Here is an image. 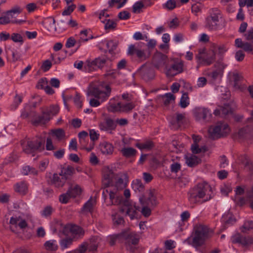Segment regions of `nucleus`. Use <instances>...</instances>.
I'll return each mask as SVG.
<instances>
[{"label":"nucleus","mask_w":253,"mask_h":253,"mask_svg":"<svg viewBox=\"0 0 253 253\" xmlns=\"http://www.w3.org/2000/svg\"><path fill=\"white\" fill-rule=\"evenodd\" d=\"M212 234V230L207 225L198 223L194 226L191 235L184 241V243L198 249L205 244Z\"/></svg>","instance_id":"nucleus-1"},{"label":"nucleus","mask_w":253,"mask_h":253,"mask_svg":"<svg viewBox=\"0 0 253 253\" xmlns=\"http://www.w3.org/2000/svg\"><path fill=\"white\" fill-rule=\"evenodd\" d=\"M212 190L211 186L203 182L197 185L190 192L189 200L191 204H202L211 200L212 198Z\"/></svg>","instance_id":"nucleus-2"},{"label":"nucleus","mask_w":253,"mask_h":253,"mask_svg":"<svg viewBox=\"0 0 253 253\" xmlns=\"http://www.w3.org/2000/svg\"><path fill=\"white\" fill-rule=\"evenodd\" d=\"M103 87L104 86L102 84L97 85L91 84L88 87L87 95L88 96H93L97 99H101L103 101L109 97L111 91L109 85H105L104 87L106 90V91L102 90Z\"/></svg>","instance_id":"nucleus-3"},{"label":"nucleus","mask_w":253,"mask_h":253,"mask_svg":"<svg viewBox=\"0 0 253 253\" xmlns=\"http://www.w3.org/2000/svg\"><path fill=\"white\" fill-rule=\"evenodd\" d=\"M44 140L41 138L33 140L26 139L21 141L23 151L27 154H31L36 151H41L44 149Z\"/></svg>","instance_id":"nucleus-4"},{"label":"nucleus","mask_w":253,"mask_h":253,"mask_svg":"<svg viewBox=\"0 0 253 253\" xmlns=\"http://www.w3.org/2000/svg\"><path fill=\"white\" fill-rule=\"evenodd\" d=\"M221 18L220 11L216 8L212 9L210 15L206 18L205 28L210 31L217 30L219 26V19Z\"/></svg>","instance_id":"nucleus-5"},{"label":"nucleus","mask_w":253,"mask_h":253,"mask_svg":"<svg viewBox=\"0 0 253 253\" xmlns=\"http://www.w3.org/2000/svg\"><path fill=\"white\" fill-rule=\"evenodd\" d=\"M111 60L108 58L98 57L92 61L87 60L84 68L86 71L90 72L96 70V68L102 69L105 66L111 67Z\"/></svg>","instance_id":"nucleus-6"},{"label":"nucleus","mask_w":253,"mask_h":253,"mask_svg":"<svg viewBox=\"0 0 253 253\" xmlns=\"http://www.w3.org/2000/svg\"><path fill=\"white\" fill-rule=\"evenodd\" d=\"M210 52H206L205 48L200 49L199 53L196 55V58L199 64L205 66L211 65L215 59V53L213 50Z\"/></svg>","instance_id":"nucleus-7"},{"label":"nucleus","mask_w":253,"mask_h":253,"mask_svg":"<svg viewBox=\"0 0 253 253\" xmlns=\"http://www.w3.org/2000/svg\"><path fill=\"white\" fill-rule=\"evenodd\" d=\"M141 205H147L150 207H155L158 204L155 191L154 189L147 190L143 195L139 198Z\"/></svg>","instance_id":"nucleus-8"},{"label":"nucleus","mask_w":253,"mask_h":253,"mask_svg":"<svg viewBox=\"0 0 253 253\" xmlns=\"http://www.w3.org/2000/svg\"><path fill=\"white\" fill-rule=\"evenodd\" d=\"M59 110V107L57 105H52L45 111L42 112V115L39 116L37 119L34 121L35 124H44L49 121L51 118V115L57 114Z\"/></svg>","instance_id":"nucleus-9"},{"label":"nucleus","mask_w":253,"mask_h":253,"mask_svg":"<svg viewBox=\"0 0 253 253\" xmlns=\"http://www.w3.org/2000/svg\"><path fill=\"white\" fill-rule=\"evenodd\" d=\"M230 132L228 125L223 126V130L220 131V125L217 124L214 126H211L209 129V137L212 139L226 136Z\"/></svg>","instance_id":"nucleus-10"},{"label":"nucleus","mask_w":253,"mask_h":253,"mask_svg":"<svg viewBox=\"0 0 253 253\" xmlns=\"http://www.w3.org/2000/svg\"><path fill=\"white\" fill-rule=\"evenodd\" d=\"M184 71V62L182 61L175 62L170 67L166 66L165 73L167 76L173 77L183 72Z\"/></svg>","instance_id":"nucleus-11"},{"label":"nucleus","mask_w":253,"mask_h":253,"mask_svg":"<svg viewBox=\"0 0 253 253\" xmlns=\"http://www.w3.org/2000/svg\"><path fill=\"white\" fill-rule=\"evenodd\" d=\"M233 244H239L243 247L249 246L253 243V239L250 236H244L240 233H236L231 238Z\"/></svg>","instance_id":"nucleus-12"},{"label":"nucleus","mask_w":253,"mask_h":253,"mask_svg":"<svg viewBox=\"0 0 253 253\" xmlns=\"http://www.w3.org/2000/svg\"><path fill=\"white\" fill-rule=\"evenodd\" d=\"M69 232L79 237L83 236L84 234V230L81 227L76 225L67 224L63 229V233L67 235Z\"/></svg>","instance_id":"nucleus-13"},{"label":"nucleus","mask_w":253,"mask_h":253,"mask_svg":"<svg viewBox=\"0 0 253 253\" xmlns=\"http://www.w3.org/2000/svg\"><path fill=\"white\" fill-rule=\"evenodd\" d=\"M194 115L197 120H203L206 122L210 121L211 117V114L209 111L205 108H196Z\"/></svg>","instance_id":"nucleus-14"},{"label":"nucleus","mask_w":253,"mask_h":253,"mask_svg":"<svg viewBox=\"0 0 253 253\" xmlns=\"http://www.w3.org/2000/svg\"><path fill=\"white\" fill-rule=\"evenodd\" d=\"M116 126L115 122L109 118H105L104 122L99 124V127L101 130L108 131L110 133L115 129Z\"/></svg>","instance_id":"nucleus-15"},{"label":"nucleus","mask_w":253,"mask_h":253,"mask_svg":"<svg viewBox=\"0 0 253 253\" xmlns=\"http://www.w3.org/2000/svg\"><path fill=\"white\" fill-rule=\"evenodd\" d=\"M167 61V56L161 53L155 55L153 59V63L157 69H160L164 66H167L166 65Z\"/></svg>","instance_id":"nucleus-16"},{"label":"nucleus","mask_w":253,"mask_h":253,"mask_svg":"<svg viewBox=\"0 0 253 253\" xmlns=\"http://www.w3.org/2000/svg\"><path fill=\"white\" fill-rule=\"evenodd\" d=\"M128 53L131 55L136 54L140 61H144L149 57V54H146L144 50L137 49L134 45H130L128 47Z\"/></svg>","instance_id":"nucleus-17"},{"label":"nucleus","mask_w":253,"mask_h":253,"mask_svg":"<svg viewBox=\"0 0 253 253\" xmlns=\"http://www.w3.org/2000/svg\"><path fill=\"white\" fill-rule=\"evenodd\" d=\"M185 120V114L176 113L175 117H173L170 124L174 129H178L184 123Z\"/></svg>","instance_id":"nucleus-18"},{"label":"nucleus","mask_w":253,"mask_h":253,"mask_svg":"<svg viewBox=\"0 0 253 253\" xmlns=\"http://www.w3.org/2000/svg\"><path fill=\"white\" fill-rule=\"evenodd\" d=\"M51 183L57 188L62 187L66 182V178L60 174L54 173L51 179Z\"/></svg>","instance_id":"nucleus-19"},{"label":"nucleus","mask_w":253,"mask_h":253,"mask_svg":"<svg viewBox=\"0 0 253 253\" xmlns=\"http://www.w3.org/2000/svg\"><path fill=\"white\" fill-rule=\"evenodd\" d=\"M100 150L102 153L104 155H111L114 151V147L112 144L103 142L99 145Z\"/></svg>","instance_id":"nucleus-20"},{"label":"nucleus","mask_w":253,"mask_h":253,"mask_svg":"<svg viewBox=\"0 0 253 253\" xmlns=\"http://www.w3.org/2000/svg\"><path fill=\"white\" fill-rule=\"evenodd\" d=\"M128 181V176L126 173L122 174L118 179L116 183V187L118 190L123 189L126 186Z\"/></svg>","instance_id":"nucleus-21"},{"label":"nucleus","mask_w":253,"mask_h":253,"mask_svg":"<svg viewBox=\"0 0 253 253\" xmlns=\"http://www.w3.org/2000/svg\"><path fill=\"white\" fill-rule=\"evenodd\" d=\"M121 236H122V238L127 240L132 244H137L138 242V237L133 233L125 232L121 233Z\"/></svg>","instance_id":"nucleus-22"},{"label":"nucleus","mask_w":253,"mask_h":253,"mask_svg":"<svg viewBox=\"0 0 253 253\" xmlns=\"http://www.w3.org/2000/svg\"><path fill=\"white\" fill-rule=\"evenodd\" d=\"M185 158L186 164L190 167H195L201 162V159L193 155L186 156Z\"/></svg>","instance_id":"nucleus-23"},{"label":"nucleus","mask_w":253,"mask_h":253,"mask_svg":"<svg viewBox=\"0 0 253 253\" xmlns=\"http://www.w3.org/2000/svg\"><path fill=\"white\" fill-rule=\"evenodd\" d=\"M109 198L111 201L109 205H118L121 204L123 200L122 197L117 196L115 193L112 191L109 192Z\"/></svg>","instance_id":"nucleus-24"},{"label":"nucleus","mask_w":253,"mask_h":253,"mask_svg":"<svg viewBox=\"0 0 253 253\" xmlns=\"http://www.w3.org/2000/svg\"><path fill=\"white\" fill-rule=\"evenodd\" d=\"M96 204V200L91 197L89 200L84 204L82 211L84 212H92L93 207Z\"/></svg>","instance_id":"nucleus-25"},{"label":"nucleus","mask_w":253,"mask_h":253,"mask_svg":"<svg viewBox=\"0 0 253 253\" xmlns=\"http://www.w3.org/2000/svg\"><path fill=\"white\" fill-rule=\"evenodd\" d=\"M74 168L71 166H68L66 169L62 170L61 173L60 174L62 176L65 177L66 178V180H67L68 179L70 178L74 174Z\"/></svg>","instance_id":"nucleus-26"},{"label":"nucleus","mask_w":253,"mask_h":253,"mask_svg":"<svg viewBox=\"0 0 253 253\" xmlns=\"http://www.w3.org/2000/svg\"><path fill=\"white\" fill-rule=\"evenodd\" d=\"M123 155L126 157H131L136 155V151L133 148H124L121 150Z\"/></svg>","instance_id":"nucleus-27"},{"label":"nucleus","mask_w":253,"mask_h":253,"mask_svg":"<svg viewBox=\"0 0 253 253\" xmlns=\"http://www.w3.org/2000/svg\"><path fill=\"white\" fill-rule=\"evenodd\" d=\"M126 211V214L128 215L131 219H133L136 214V211L132 206H126L125 208H122L120 209L122 212Z\"/></svg>","instance_id":"nucleus-28"},{"label":"nucleus","mask_w":253,"mask_h":253,"mask_svg":"<svg viewBox=\"0 0 253 253\" xmlns=\"http://www.w3.org/2000/svg\"><path fill=\"white\" fill-rule=\"evenodd\" d=\"M118 45V42L113 40H110L106 42V46L108 52L112 54L114 53V50H116Z\"/></svg>","instance_id":"nucleus-29"},{"label":"nucleus","mask_w":253,"mask_h":253,"mask_svg":"<svg viewBox=\"0 0 253 253\" xmlns=\"http://www.w3.org/2000/svg\"><path fill=\"white\" fill-rule=\"evenodd\" d=\"M135 106L133 102H129L126 104H122L121 107V112L128 113L130 112Z\"/></svg>","instance_id":"nucleus-30"},{"label":"nucleus","mask_w":253,"mask_h":253,"mask_svg":"<svg viewBox=\"0 0 253 253\" xmlns=\"http://www.w3.org/2000/svg\"><path fill=\"white\" fill-rule=\"evenodd\" d=\"M23 22H24V20H20V21L16 20H10V17L7 16L6 15L0 17V25H4V24H8L10 23H19L20 24V23H23Z\"/></svg>","instance_id":"nucleus-31"},{"label":"nucleus","mask_w":253,"mask_h":253,"mask_svg":"<svg viewBox=\"0 0 253 253\" xmlns=\"http://www.w3.org/2000/svg\"><path fill=\"white\" fill-rule=\"evenodd\" d=\"M73 243V239L70 237H66L61 240L60 244L62 250H65L70 247Z\"/></svg>","instance_id":"nucleus-32"},{"label":"nucleus","mask_w":253,"mask_h":253,"mask_svg":"<svg viewBox=\"0 0 253 253\" xmlns=\"http://www.w3.org/2000/svg\"><path fill=\"white\" fill-rule=\"evenodd\" d=\"M27 186L24 182L17 183L15 185V191L21 194H25L27 190Z\"/></svg>","instance_id":"nucleus-33"},{"label":"nucleus","mask_w":253,"mask_h":253,"mask_svg":"<svg viewBox=\"0 0 253 253\" xmlns=\"http://www.w3.org/2000/svg\"><path fill=\"white\" fill-rule=\"evenodd\" d=\"M68 190H71V193L70 194L71 197L74 198L80 195L82 192V188L78 185L74 187H70Z\"/></svg>","instance_id":"nucleus-34"},{"label":"nucleus","mask_w":253,"mask_h":253,"mask_svg":"<svg viewBox=\"0 0 253 253\" xmlns=\"http://www.w3.org/2000/svg\"><path fill=\"white\" fill-rule=\"evenodd\" d=\"M113 177V172L112 170L108 169L104 174V180L106 181L105 184L108 187L109 186L110 183L112 180Z\"/></svg>","instance_id":"nucleus-35"},{"label":"nucleus","mask_w":253,"mask_h":253,"mask_svg":"<svg viewBox=\"0 0 253 253\" xmlns=\"http://www.w3.org/2000/svg\"><path fill=\"white\" fill-rule=\"evenodd\" d=\"M121 102H118L117 104L110 103L108 107V110L111 112H121Z\"/></svg>","instance_id":"nucleus-36"},{"label":"nucleus","mask_w":253,"mask_h":253,"mask_svg":"<svg viewBox=\"0 0 253 253\" xmlns=\"http://www.w3.org/2000/svg\"><path fill=\"white\" fill-rule=\"evenodd\" d=\"M154 147V144L151 140L145 141L138 145V147L140 149L150 150Z\"/></svg>","instance_id":"nucleus-37"},{"label":"nucleus","mask_w":253,"mask_h":253,"mask_svg":"<svg viewBox=\"0 0 253 253\" xmlns=\"http://www.w3.org/2000/svg\"><path fill=\"white\" fill-rule=\"evenodd\" d=\"M70 193L71 190H68L66 193L61 194L59 198V201L62 204L67 203L69 199L72 197Z\"/></svg>","instance_id":"nucleus-38"},{"label":"nucleus","mask_w":253,"mask_h":253,"mask_svg":"<svg viewBox=\"0 0 253 253\" xmlns=\"http://www.w3.org/2000/svg\"><path fill=\"white\" fill-rule=\"evenodd\" d=\"M105 21H106L105 25V29L106 30H113L116 28L117 24L114 21L110 19L102 20L103 23H105Z\"/></svg>","instance_id":"nucleus-39"},{"label":"nucleus","mask_w":253,"mask_h":253,"mask_svg":"<svg viewBox=\"0 0 253 253\" xmlns=\"http://www.w3.org/2000/svg\"><path fill=\"white\" fill-rule=\"evenodd\" d=\"M188 95L187 93H184L182 94L180 101V106L181 107L184 108L186 107L189 104L188 102Z\"/></svg>","instance_id":"nucleus-40"},{"label":"nucleus","mask_w":253,"mask_h":253,"mask_svg":"<svg viewBox=\"0 0 253 253\" xmlns=\"http://www.w3.org/2000/svg\"><path fill=\"white\" fill-rule=\"evenodd\" d=\"M76 8V5L75 4L70 3L68 6L63 11L62 15H70Z\"/></svg>","instance_id":"nucleus-41"},{"label":"nucleus","mask_w":253,"mask_h":253,"mask_svg":"<svg viewBox=\"0 0 253 253\" xmlns=\"http://www.w3.org/2000/svg\"><path fill=\"white\" fill-rule=\"evenodd\" d=\"M132 188L135 191L142 192L144 189V186L140 180L136 179L133 182Z\"/></svg>","instance_id":"nucleus-42"},{"label":"nucleus","mask_w":253,"mask_h":253,"mask_svg":"<svg viewBox=\"0 0 253 253\" xmlns=\"http://www.w3.org/2000/svg\"><path fill=\"white\" fill-rule=\"evenodd\" d=\"M22 173L25 175H28V174L36 175L38 173V171L33 168L30 167V166H25L23 168Z\"/></svg>","instance_id":"nucleus-43"},{"label":"nucleus","mask_w":253,"mask_h":253,"mask_svg":"<svg viewBox=\"0 0 253 253\" xmlns=\"http://www.w3.org/2000/svg\"><path fill=\"white\" fill-rule=\"evenodd\" d=\"M191 150L194 154H199L201 152H204L207 151L206 147L199 148L198 144H193L191 145Z\"/></svg>","instance_id":"nucleus-44"},{"label":"nucleus","mask_w":253,"mask_h":253,"mask_svg":"<svg viewBox=\"0 0 253 253\" xmlns=\"http://www.w3.org/2000/svg\"><path fill=\"white\" fill-rule=\"evenodd\" d=\"M112 219L114 222V224L119 225L123 224L124 220L123 217L118 215L117 213L115 212L112 214Z\"/></svg>","instance_id":"nucleus-45"},{"label":"nucleus","mask_w":253,"mask_h":253,"mask_svg":"<svg viewBox=\"0 0 253 253\" xmlns=\"http://www.w3.org/2000/svg\"><path fill=\"white\" fill-rule=\"evenodd\" d=\"M127 0H110L108 3L110 7L114 6L115 3H118V8L122 7L126 2Z\"/></svg>","instance_id":"nucleus-46"},{"label":"nucleus","mask_w":253,"mask_h":253,"mask_svg":"<svg viewBox=\"0 0 253 253\" xmlns=\"http://www.w3.org/2000/svg\"><path fill=\"white\" fill-rule=\"evenodd\" d=\"M44 246L45 249L49 251H55L57 249V246L55 245L54 241H46Z\"/></svg>","instance_id":"nucleus-47"},{"label":"nucleus","mask_w":253,"mask_h":253,"mask_svg":"<svg viewBox=\"0 0 253 253\" xmlns=\"http://www.w3.org/2000/svg\"><path fill=\"white\" fill-rule=\"evenodd\" d=\"M144 7L142 1H137L133 5L132 11L134 13H140L141 9Z\"/></svg>","instance_id":"nucleus-48"},{"label":"nucleus","mask_w":253,"mask_h":253,"mask_svg":"<svg viewBox=\"0 0 253 253\" xmlns=\"http://www.w3.org/2000/svg\"><path fill=\"white\" fill-rule=\"evenodd\" d=\"M52 133L59 140L62 139L65 136V132L62 128L53 130Z\"/></svg>","instance_id":"nucleus-49"},{"label":"nucleus","mask_w":253,"mask_h":253,"mask_svg":"<svg viewBox=\"0 0 253 253\" xmlns=\"http://www.w3.org/2000/svg\"><path fill=\"white\" fill-rule=\"evenodd\" d=\"M11 39L15 42H20L21 44L23 43V37L18 33H13L11 36Z\"/></svg>","instance_id":"nucleus-50"},{"label":"nucleus","mask_w":253,"mask_h":253,"mask_svg":"<svg viewBox=\"0 0 253 253\" xmlns=\"http://www.w3.org/2000/svg\"><path fill=\"white\" fill-rule=\"evenodd\" d=\"M87 248V243H84L79 247L78 249L72 252H68V253H84L86 251Z\"/></svg>","instance_id":"nucleus-51"},{"label":"nucleus","mask_w":253,"mask_h":253,"mask_svg":"<svg viewBox=\"0 0 253 253\" xmlns=\"http://www.w3.org/2000/svg\"><path fill=\"white\" fill-rule=\"evenodd\" d=\"M142 209L141 210V213L145 217H148L150 215L151 213V208L149 206L147 205H141Z\"/></svg>","instance_id":"nucleus-52"},{"label":"nucleus","mask_w":253,"mask_h":253,"mask_svg":"<svg viewBox=\"0 0 253 253\" xmlns=\"http://www.w3.org/2000/svg\"><path fill=\"white\" fill-rule=\"evenodd\" d=\"M22 11V9L19 6H15L10 10H8L6 12V14L7 15H11V14H19Z\"/></svg>","instance_id":"nucleus-53"},{"label":"nucleus","mask_w":253,"mask_h":253,"mask_svg":"<svg viewBox=\"0 0 253 253\" xmlns=\"http://www.w3.org/2000/svg\"><path fill=\"white\" fill-rule=\"evenodd\" d=\"M165 97H166V99L164 100V104L166 105L169 104L170 101L174 100L175 99L174 96L170 93L165 94Z\"/></svg>","instance_id":"nucleus-54"},{"label":"nucleus","mask_w":253,"mask_h":253,"mask_svg":"<svg viewBox=\"0 0 253 253\" xmlns=\"http://www.w3.org/2000/svg\"><path fill=\"white\" fill-rule=\"evenodd\" d=\"M51 66V62L49 60H46L43 62L41 68L43 71L46 72L49 70Z\"/></svg>","instance_id":"nucleus-55"},{"label":"nucleus","mask_w":253,"mask_h":253,"mask_svg":"<svg viewBox=\"0 0 253 253\" xmlns=\"http://www.w3.org/2000/svg\"><path fill=\"white\" fill-rule=\"evenodd\" d=\"M226 65L220 61H217L214 64V67L216 68V70L220 71L222 74Z\"/></svg>","instance_id":"nucleus-56"},{"label":"nucleus","mask_w":253,"mask_h":253,"mask_svg":"<svg viewBox=\"0 0 253 253\" xmlns=\"http://www.w3.org/2000/svg\"><path fill=\"white\" fill-rule=\"evenodd\" d=\"M242 48H243L245 51L247 52L252 51L253 50V42H244Z\"/></svg>","instance_id":"nucleus-57"},{"label":"nucleus","mask_w":253,"mask_h":253,"mask_svg":"<svg viewBox=\"0 0 253 253\" xmlns=\"http://www.w3.org/2000/svg\"><path fill=\"white\" fill-rule=\"evenodd\" d=\"M176 6V4L175 0H169L165 4L166 7L169 10L174 9Z\"/></svg>","instance_id":"nucleus-58"},{"label":"nucleus","mask_w":253,"mask_h":253,"mask_svg":"<svg viewBox=\"0 0 253 253\" xmlns=\"http://www.w3.org/2000/svg\"><path fill=\"white\" fill-rule=\"evenodd\" d=\"M81 143H83L85 142V138L88 137V133L85 131H82L78 134Z\"/></svg>","instance_id":"nucleus-59"},{"label":"nucleus","mask_w":253,"mask_h":253,"mask_svg":"<svg viewBox=\"0 0 253 253\" xmlns=\"http://www.w3.org/2000/svg\"><path fill=\"white\" fill-rule=\"evenodd\" d=\"M181 169V166L179 163H174L170 166V170L172 172L176 173Z\"/></svg>","instance_id":"nucleus-60"},{"label":"nucleus","mask_w":253,"mask_h":253,"mask_svg":"<svg viewBox=\"0 0 253 253\" xmlns=\"http://www.w3.org/2000/svg\"><path fill=\"white\" fill-rule=\"evenodd\" d=\"M52 208L50 206L46 207L42 211V215L44 216H50L52 212Z\"/></svg>","instance_id":"nucleus-61"},{"label":"nucleus","mask_w":253,"mask_h":253,"mask_svg":"<svg viewBox=\"0 0 253 253\" xmlns=\"http://www.w3.org/2000/svg\"><path fill=\"white\" fill-rule=\"evenodd\" d=\"M130 14L128 12L126 11H124L123 12H121L118 14V17L119 19L122 20H126L129 18Z\"/></svg>","instance_id":"nucleus-62"},{"label":"nucleus","mask_w":253,"mask_h":253,"mask_svg":"<svg viewBox=\"0 0 253 253\" xmlns=\"http://www.w3.org/2000/svg\"><path fill=\"white\" fill-rule=\"evenodd\" d=\"M245 57V54L242 50H238L235 54V58L238 61H242Z\"/></svg>","instance_id":"nucleus-63"},{"label":"nucleus","mask_w":253,"mask_h":253,"mask_svg":"<svg viewBox=\"0 0 253 253\" xmlns=\"http://www.w3.org/2000/svg\"><path fill=\"white\" fill-rule=\"evenodd\" d=\"M244 36L246 40L251 41L253 42V28L249 30Z\"/></svg>","instance_id":"nucleus-64"}]
</instances>
